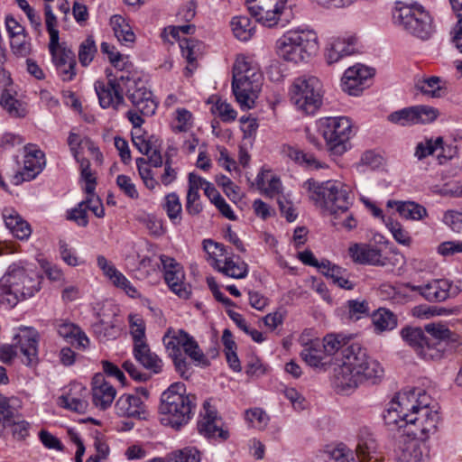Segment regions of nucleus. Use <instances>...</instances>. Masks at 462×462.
<instances>
[{
  "mask_svg": "<svg viewBox=\"0 0 462 462\" xmlns=\"http://www.w3.org/2000/svg\"><path fill=\"white\" fill-rule=\"evenodd\" d=\"M211 109L213 114L219 116L224 122L234 121L236 117V112L231 105L221 99L217 100Z\"/></svg>",
  "mask_w": 462,
  "mask_h": 462,
  "instance_id": "55",
  "label": "nucleus"
},
{
  "mask_svg": "<svg viewBox=\"0 0 462 462\" xmlns=\"http://www.w3.org/2000/svg\"><path fill=\"white\" fill-rule=\"evenodd\" d=\"M176 370L180 374V375L184 378H189L190 375V365L187 362V358L183 353H180V355L171 356Z\"/></svg>",
  "mask_w": 462,
  "mask_h": 462,
  "instance_id": "64",
  "label": "nucleus"
},
{
  "mask_svg": "<svg viewBox=\"0 0 462 462\" xmlns=\"http://www.w3.org/2000/svg\"><path fill=\"white\" fill-rule=\"evenodd\" d=\"M133 354L137 362L145 369L159 374L162 368V361L159 356L151 351L148 344L134 346Z\"/></svg>",
  "mask_w": 462,
  "mask_h": 462,
  "instance_id": "30",
  "label": "nucleus"
},
{
  "mask_svg": "<svg viewBox=\"0 0 462 462\" xmlns=\"http://www.w3.org/2000/svg\"><path fill=\"white\" fill-rule=\"evenodd\" d=\"M130 327L134 346L147 344L145 338V325L143 319L137 316H130Z\"/></svg>",
  "mask_w": 462,
  "mask_h": 462,
  "instance_id": "49",
  "label": "nucleus"
},
{
  "mask_svg": "<svg viewBox=\"0 0 462 462\" xmlns=\"http://www.w3.org/2000/svg\"><path fill=\"white\" fill-rule=\"evenodd\" d=\"M393 20L396 25L421 40L428 39L433 32L430 14L418 3H397L393 12Z\"/></svg>",
  "mask_w": 462,
  "mask_h": 462,
  "instance_id": "6",
  "label": "nucleus"
},
{
  "mask_svg": "<svg viewBox=\"0 0 462 462\" xmlns=\"http://www.w3.org/2000/svg\"><path fill=\"white\" fill-rule=\"evenodd\" d=\"M16 398H7L0 393V430L9 428L21 416Z\"/></svg>",
  "mask_w": 462,
  "mask_h": 462,
  "instance_id": "33",
  "label": "nucleus"
},
{
  "mask_svg": "<svg viewBox=\"0 0 462 462\" xmlns=\"http://www.w3.org/2000/svg\"><path fill=\"white\" fill-rule=\"evenodd\" d=\"M134 145L137 150L144 154L149 155L151 166L158 168L163 163L162 156L159 151L160 141L154 135L135 136Z\"/></svg>",
  "mask_w": 462,
  "mask_h": 462,
  "instance_id": "28",
  "label": "nucleus"
},
{
  "mask_svg": "<svg viewBox=\"0 0 462 462\" xmlns=\"http://www.w3.org/2000/svg\"><path fill=\"white\" fill-rule=\"evenodd\" d=\"M176 114L177 125H173V131L187 132L191 127V113L185 108H180L176 111Z\"/></svg>",
  "mask_w": 462,
  "mask_h": 462,
  "instance_id": "59",
  "label": "nucleus"
},
{
  "mask_svg": "<svg viewBox=\"0 0 462 462\" xmlns=\"http://www.w3.org/2000/svg\"><path fill=\"white\" fill-rule=\"evenodd\" d=\"M68 218L76 222L80 226H87L88 224V210L82 201L69 212Z\"/></svg>",
  "mask_w": 462,
  "mask_h": 462,
  "instance_id": "61",
  "label": "nucleus"
},
{
  "mask_svg": "<svg viewBox=\"0 0 462 462\" xmlns=\"http://www.w3.org/2000/svg\"><path fill=\"white\" fill-rule=\"evenodd\" d=\"M342 364L335 368L333 385L342 393H349L364 382L373 384L382 380L384 370L380 363L371 358L359 344L348 345L341 350Z\"/></svg>",
  "mask_w": 462,
  "mask_h": 462,
  "instance_id": "1",
  "label": "nucleus"
},
{
  "mask_svg": "<svg viewBox=\"0 0 462 462\" xmlns=\"http://www.w3.org/2000/svg\"><path fill=\"white\" fill-rule=\"evenodd\" d=\"M59 404L60 406L65 409H68L78 413L86 412L88 406L87 400H85V398L81 396H75V394L72 393V389H70L69 393H67L64 395H61L59 398Z\"/></svg>",
  "mask_w": 462,
  "mask_h": 462,
  "instance_id": "39",
  "label": "nucleus"
},
{
  "mask_svg": "<svg viewBox=\"0 0 462 462\" xmlns=\"http://www.w3.org/2000/svg\"><path fill=\"white\" fill-rule=\"evenodd\" d=\"M115 409L116 414L121 417H133L139 420H145L147 417L146 407L137 395L123 394L116 401Z\"/></svg>",
  "mask_w": 462,
  "mask_h": 462,
  "instance_id": "25",
  "label": "nucleus"
},
{
  "mask_svg": "<svg viewBox=\"0 0 462 462\" xmlns=\"http://www.w3.org/2000/svg\"><path fill=\"white\" fill-rule=\"evenodd\" d=\"M290 95L298 109L312 115L322 105V84L317 77L302 76L293 81Z\"/></svg>",
  "mask_w": 462,
  "mask_h": 462,
  "instance_id": "7",
  "label": "nucleus"
},
{
  "mask_svg": "<svg viewBox=\"0 0 462 462\" xmlns=\"http://www.w3.org/2000/svg\"><path fill=\"white\" fill-rule=\"evenodd\" d=\"M303 187L317 207L334 216V226H342L348 230L356 226V220L352 214L347 213L352 204L348 186L337 180L319 182L310 179L304 182Z\"/></svg>",
  "mask_w": 462,
  "mask_h": 462,
  "instance_id": "2",
  "label": "nucleus"
},
{
  "mask_svg": "<svg viewBox=\"0 0 462 462\" xmlns=\"http://www.w3.org/2000/svg\"><path fill=\"white\" fill-rule=\"evenodd\" d=\"M416 390V402L413 403L415 408L411 409L410 425H414L420 433V438L426 439L436 432L439 415L434 406H430V396L422 390Z\"/></svg>",
  "mask_w": 462,
  "mask_h": 462,
  "instance_id": "9",
  "label": "nucleus"
},
{
  "mask_svg": "<svg viewBox=\"0 0 462 462\" xmlns=\"http://www.w3.org/2000/svg\"><path fill=\"white\" fill-rule=\"evenodd\" d=\"M288 0H245L248 11L257 22L273 27L285 9Z\"/></svg>",
  "mask_w": 462,
  "mask_h": 462,
  "instance_id": "16",
  "label": "nucleus"
},
{
  "mask_svg": "<svg viewBox=\"0 0 462 462\" xmlns=\"http://www.w3.org/2000/svg\"><path fill=\"white\" fill-rule=\"evenodd\" d=\"M116 184L127 197L133 199H138V191L130 177L124 174L118 175L116 178Z\"/></svg>",
  "mask_w": 462,
  "mask_h": 462,
  "instance_id": "57",
  "label": "nucleus"
},
{
  "mask_svg": "<svg viewBox=\"0 0 462 462\" xmlns=\"http://www.w3.org/2000/svg\"><path fill=\"white\" fill-rule=\"evenodd\" d=\"M346 346H347L345 337L335 334L327 335L323 339V344H321L322 349L328 356L334 355L340 348L344 349Z\"/></svg>",
  "mask_w": 462,
  "mask_h": 462,
  "instance_id": "53",
  "label": "nucleus"
},
{
  "mask_svg": "<svg viewBox=\"0 0 462 462\" xmlns=\"http://www.w3.org/2000/svg\"><path fill=\"white\" fill-rule=\"evenodd\" d=\"M2 215L6 227L15 237L23 240L30 236L32 233L30 225L22 218L15 209L5 208Z\"/></svg>",
  "mask_w": 462,
  "mask_h": 462,
  "instance_id": "29",
  "label": "nucleus"
},
{
  "mask_svg": "<svg viewBox=\"0 0 462 462\" xmlns=\"http://www.w3.org/2000/svg\"><path fill=\"white\" fill-rule=\"evenodd\" d=\"M97 51V50L93 37L91 35L88 36L79 45V60L80 64L83 67H87L93 60Z\"/></svg>",
  "mask_w": 462,
  "mask_h": 462,
  "instance_id": "46",
  "label": "nucleus"
},
{
  "mask_svg": "<svg viewBox=\"0 0 462 462\" xmlns=\"http://www.w3.org/2000/svg\"><path fill=\"white\" fill-rule=\"evenodd\" d=\"M39 333L32 328H25L21 334L17 335L14 339L17 340L15 345L5 346L0 349V359L5 362H10L20 351L25 359L23 363L32 365L38 361V343Z\"/></svg>",
  "mask_w": 462,
  "mask_h": 462,
  "instance_id": "12",
  "label": "nucleus"
},
{
  "mask_svg": "<svg viewBox=\"0 0 462 462\" xmlns=\"http://www.w3.org/2000/svg\"><path fill=\"white\" fill-rule=\"evenodd\" d=\"M439 83L440 78L432 76L421 80H418V82L416 83V88L423 95H426L430 97H438L440 96L441 92Z\"/></svg>",
  "mask_w": 462,
  "mask_h": 462,
  "instance_id": "45",
  "label": "nucleus"
},
{
  "mask_svg": "<svg viewBox=\"0 0 462 462\" xmlns=\"http://www.w3.org/2000/svg\"><path fill=\"white\" fill-rule=\"evenodd\" d=\"M219 272L231 278L243 279L247 275L248 266L245 262L236 263L231 256H226Z\"/></svg>",
  "mask_w": 462,
  "mask_h": 462,
  "instance_id": "38",
  "label": "nucleus"
},
{
  "mask_svg": "<svg viewBox=\"0 0 462 462\" xmlns=\"http://www.w3.org/2000/svg\"><path fill=\"white\" fill-rule=\"evenodd\" d=\"M284 152L291 160L300 164L305 165L308 168L319 169L321 167L320 162L310 153H305L302 151L291 146L284 149Z\"/></svg>",
  "mask_w": 462,
  "mask_h": 462,
  "instance_id": "42",
  "label": "nucleus"
},
{
  "mask_svg": "<svg viewBox=\"0 0 462 462\" xmlns=\"http://www.w3.org/2000/svg\"><path fill=\"white\" fill-rule=\"evenodd\" d=\"M94 331L99 337L113 339L120 334V326L116 319L111 322H106L104 319H100L94 325Z\"/></svg>",
  "mask_w": 462,
  "mask_h": 462,
  "instance_id": "44",
  "label": "nucleus"
},
{
  "mask_svg": "<svg viewBox=\"0 0 462 462\" xmlns=\"http://www.w3.org/2000/svg\"><path fill=\"white\" fill-rule=\"evenodd\" d=\"M374 75V69L356 64L348 68L342 77V89L352 96H358L366 87V82Z\"/></svg>",
  "mask_w": 462,
  "mask_h": 462,
  "instance_id": "21",
  "label": "nucleus"
},
{
  "mask_svg": "<svg viewBox=\"0 0 462 462\" xmlns=\"http://www.w3.org/2000/svg\"><path fill=\"white\" fill-rule=\"evenodd\" d=\"M407 287L419 291L429 301H443L448 297L450 283L448 280H434L423 286L407 284Z\"/></svg>",
  "mask_w": 462,
  "mask_h": 462,
  "instance_id": "27",
  "label": "nucleus"
},
{
  "mask_svg": "<svg viewBox=\"0 0 462 462\" xmlns=\"http://www.w3.org/2000/svg\"><path fill=\"white\" fill-rule=\"evenodd\" d=\"M1 106L14 117H23L26 114L22 104L15 99L7 90H4L0 97Z\"/></svg>",
  "mask_w": 462,
  "mask_h": 462,
  "instance_id": "43",
  "label": "nucleus"
},
{
  "mask_svg": "<svg viewBox=\"0 0 462 462\" xmlns=\"http://www.w3.org/2000/svg\"><path fill=\"white\" fill-rule=\"evenodd\" d=\"M234 35L240 41H248L254 34V26L246 16H236L231 21Z\"/></svg>",
  "mask_w": 462,
  "mask_h": 462,
  "instance_id": "37",
  "label": "nucleus"
},
{
  "mask_svg": "<svg viewBox=\"0 0 462 462\" xmlns=\"http://www.w3.org/2000/svg\"><path fill=\"white\" fill-rule=\"evenodd\" d=\"M204 413L198 422L199 432L208 439H220L226 440L228 431L221 427V419L217 416L216 409L211 406L208 401L203 404Z\"/></svg>",
  "mask_w": 462,
  "mask_h": 462,
  "instance_id": "22",
  "label": "nucleus"
},
{
  "mask_svg": "<svg viewBox=\"0 0 462 462\" xmlns=\"http://www.w3.org/2000/svg\"><path fill=\"white\" fill-rule=\"evenodd\" d=\"M319 131L332 153L341 155L347 150L348 140L352 134L349 118L345 116L323 118L319 121Z\"/></svg>",
  "mask_w": 462,
  "mask_h": 462,
  "instance_id": "8",
  "label": "nucleus"
},
{
  "mask_svg": "<svg viewBox=\"0 0 462 462\" xmlns=\"http://www.w3.org/2000/svg\"><path fill=\"white\" fill-rule=\"evenodd\" d=\"M439 149L444 151L442 137H438L434 141L432 139H428L425 141V143H420L417 144L415 156L419 160H422L427 156L433 154Z\"/></svg>",
  "mask_w": 462,
  "mask_h": 462,
  "instance_id": "47",
  "label": "nucleus"
},
{
  "mask_svg": "<svg viewBox=\"0 0 462 462\" xmlns=\"http://www.w3.org/2000/svg\"><path fill=\"white\" fill-rule=\"evenodd\" d=\"M51 60L57 72L63 81H70L76 76V59L74 52L66 47L51 51Z\"/></svg>",
  "mask_w": 462,
  "mask_h": 462,
  "instance_id": "23",
  "label": "nucleus"
},
{
  "mask_svg": "<svg viewBox=\"0 0 462 462\" xmlns=\"http://www.w3.org/2000/svg\"><path fill=\"white\" fill-rule=\"evenodd\" d=\"M4 276L9 277V282L14 291L23 292V300L32 297L41 289L42 277L34 270L28 269L20 263L9 265Z\"/></svg>",
  "mask_w": 462,
  "mask_h": 462,
  "instance_id": "15",
  "label": "nucleus"
},
{
  "mask_svg": "<svg viewBox=\"0 0 462 462\" xmlns=\"http://www.w3.org/2000/svg\"><path fill=\"white\" fill-rule=\"evenodd\" d=\"M347 313L349 319L358 320L369 313L368 303L365 300H350L346 302Z\"/></svg>",
  "mask_w": 462,
  "mask_h": 462,
  "instance_id": "50",
  "label": "nucleus"
},
{
  "mask_svg": "<svg viewBox=\"0 0 462 462\" xmlns=\"http://www.w3.org/2000/svg\"><path fill=\"white\" fill-rule=\"evenodd\" d=\"M116 389L107 383L102 374H97L92 383V401L95 406L106 410L116 397Z\"/></svg>",
  "mask_w": 462,
  "mask_h": 462,
  "instance_id": "26",
  "label": "nucleus"
},
{
  "mask_svg": "<svg viewBox=\"0 0 462 462\" xmlns=\"http://www.w3.org/2000/svg\"><path fill=\"white\" fill-rule=\"evenodd\" d=\"M161 263L164 271V280L170 289L180 298L187 299L190 294V288L184 282V271L175 259L162 254Z\"/></svg>",
  "mask_w": 462,
  "mask_h": 462,
  "instance_id": "19",
  "label": "nucleus"
},
{
  "mask_svg": "<svg viewBox=\"0 0 462 462\" xmlns=\"http://www.w3.org/2000/svg\"><path fill=\"white\" fill-rule=\"evenodd\" d=\"M195 399L194 395L186 393L184 383H172L161 396V423L176 430H180L191 419Z\"/></svg>",
  "mask_w": 462,
  "mask_h": 462,
  "instance_id": "3",
  "label": "nucleus"
},
{
  "mask_svg": "<svg viewBox=\"0 0 462 462\" xmlns=\"http://www.w3.org/2000/svg\"><path fill=\"white\" fill-rule=\"evenodd\" d=\"M120 70L121 75L109 78L107 83L99 80L95 83V91L103 108L113 107L117 110L125 104L123 93L131 81V73Z\"/></svg>",
  "mask_w": 462,
  "mask_h": 462,
  "instance_id": "14",
  "label": "nucleus"
},
{
  "mask_svg": "<svg viewBox=\"0 0 462 462\" xmlns=\"http://www.w3.org/2000/svg\"><path fill=\"white\" fill-rule=\"evenodd\" d=\"M385 225L397 243L403 245H410L411 238L408 231H406L399 222L389 217L385 221Z\"/></svg>",
  "mask_w": 462,
  "mask_h": 462,
  "instance_id": "51",
  "label": "nucleus"
},
{
  "mask_svg": "<svg viewBox=\"0 0 462 462\" xmlns=\"http://www.w3.org/2000/svg\"><path fill=\"white\" fill-rule=\"evenodd\" d=\"M417 390L411 389L399 393L397 396L389 403L388 408L383 413L385 425L391 430L402 429L410 425L411 409H414L415 397Z\"/></svg>",
  "mask_w": 462,
  "mask_h": 462,
  "instance_id": "13",
  "label": "nucleus"
},
{
  "mask_svg": "<svg viewBox=\"0 0 462 462\" xmlns=\"http://www.w3.org/2000/svg\"><path fill=\"white\" fill-rule=\"evenodd\" d=\"M263 75L245 58H237L233 67L232 90L242 108L254 107L261 91Z\"/></svg>",
  "mask_w": 462,
  "mask_h": 462,
  "instance_id": "4",
  "label": "nucleus"
},
{
  "mask_svg": "<svg viewBox=\"0 0 462 462\" xmlns=\"http://www.w3.org/2000/svg\"><path fill=\"white\" fill-rule=\"evenodd\" d=\"M110 282L117 288L123 289L128 295L134 296L136 292L135 288L131 284L128 279L119 271L110 280Z\"/></svg>",
  "mask_w": 462,
  "mask_h": 462,
  "instance_id": "62",
  "label": "nucleus"
},
{
  "mask_svg": "<svg viewBox=\"0 0 462 462\" xmlns=\"http://www.w3.org/2000/svg\"><path fill=\"white\" fill-rule=\"evenodd\" d=\"M245 419L252 424L253 427L262 428L266 425L268 416L262 409L254 408L246 411Z\"/></svg>",
  "mask_w": 462,
  "mask_h": 462,
  "instance_id": "60",
  "label": "nucleus"
},
{
  "mask_svg": "<svg viewBox=\"0 0 462 462\" xmlns=\"http://www.w3.org/2000/svg\"><path fill=\"white\" fill-rule=\"evenodd\" d=\"M124 92L140 114L149 116L155 113L157 104L152 99V92L144 87L141 80H136L131 76V81Z\"/></svg>",
  "mask_w": 462,
  "mask_h": 462,
  "instance_id": "18",
  "label": "nucleus"
},
{
  "mask_svg": "<svg viewBox=\"0 0 462 462\" xmlns=\"http://www.w3.org/2000/svg\"><path fill=\"white\" fill-rule=\"evenodd\" d=\"M443 221L456 232L462 231V212L450 210L444 214Z\"/></svg>",
  "mask_w": 462,
  "mask_h": 462,
  "instance_id": "63",
  "label": "nucleus"
},
{
  "mask_svg": "<svg viewBox=\"0 0 462 462\" xmlns=\"http://www.w3.org/2000/svg\"><path fill=\"white\" fill-rule=\"evenodd\" d=\"M349 254L353 261L361 264L384 266L386 258L383 257L381 250L367 244H355L349 247Z\"/></svg>",
  "mask_w": 462,
  "mask_h": 462,
  "instance_id": "24",
  "label": "nucleus"
},
{
  "mask_svg": "<svg viewBox=\"0 0 462 462\" xmlns=\"http://www.w3.org/2000/svg\"><path fill=\"white\" fill-rule=\"evenodd\" d=\"M200 453L195 448H185L171 454L167 462H199Z\"/></svg>",
  "mask_w": 462,
  "mask_h": 462,
  "instance_id": "52",
  "label": "nucleus"
},
{
  "mask_svg": "<svg viewBox=\"0 0 462 462\" xmlns=\"http://www.w3.org/2000/svg\"><path fill=\"white\" fill-rule=\"evenodd\" d=\"M163 208L166 210L171 220L177 219L181 212V204L179 196L174 192L168 194L165 197Z\"/></svg>",
  "mask_w": 462,
  "mask_h": 462,
  "instance_id": "56",
  "label": "nucleus"
},
{
  "mask_svg": "<svg viewBox=\"0 0 462 462\" xmlns=\"http://www.w3.org/2000/svg\"><path fill=\"white\" fill-rule=\"evenodd\" d=\"M276 48L279 56L287 61H305L318 51L317 34L311 30H291L276 42Z\"/></svg>",
  "mask_w": 462,
  "mask_h": 462,
  "instance_id": "5",
  "label": "nucleus"
},
{
  "mask_svg": "<svg viewBox=\"0 0 462 462\" xmlns=\"http://www.w3.org/2000/svg\"><path fill=\"white\" fill-rule=\"evenodd\" d=\"M325 354L321 347L320 341L315 339L304 345V348L300 352V356L309 365L319 367L322 365Z\"/></svg>",
  "mask_w": 462,
  "mask_h": 462,
  "instance_id": "36",
  "label": "nucleus"
},
{
  "mask_svg": "<svg viewBox=\"0 0 462 462\" xmlns=\"http://www.w3.org/2000/svg\"><path fill=\"white\" fill-rule=\"evenodd\" d=\"M11 38V49L16 56L26 57L31 52V43L28 40L27 33Z\"/></svg>",
  "mask_w": 462,
  "mask_h": 462,
  "instance_id": "54",
  "label": "nucleus"
},
{
  "mask_svg": "<svg viewBox=\"0 0 462 462\" xmlns=\"http://www.w3.org/2000/svg\"><path fill=\"white\" fill-rule=\"evenodd\" d=\"M23 292L14 291L9 282L8 276H2L0 279V307L5 309L14 308L22 299Z\"/></svg>",
  "mask_w": 462,
  "mask_h": 462,
  "instance_id": "35",
  "label": "nucleus"
},
{
  "mask_svg": "<svg viewBox=\"0 0 462 462\" xmlns=\"http://www.w3.org/2000/svg\"><path fill=\"white\" fill-rule=\"evenodd\" d=\"M355 51L353 38L334 39L327 49V62L331 65L339 61L343 57L348 56Z\"/></svg>",
  "mask_w": 462,
  "mask_h": 462,
  "instance_id": "31",
  "label": "nucleus"
},
{
  "mask_svg": "<svg viewBox=\"0 0 462 462\" xmlns=\"http://www.w3.org/2000/svg\"><path fill=\"white\" fill-rule=\"evenodd\" d=\"M395 456L398 462H421L423 454L417 441L409 440L398 446Z\"/></svg>",
  "mask_w": 462,
  "mask_h": 462,
  "instance_id": "34",
  "label": "nucleus"
},
{
  "mask_svg": "<svg viewBox=\"0 0 462 462\" xmlns=\"http://www.w3.org/2000/svg\"><path fill=\"white\" fill-rule=\"evenodd\" d=\"M428 347L426 359H439L446 352L458 346V335L451 331L445 324L429 323L424 326Z\"/></svg>",
  "mask_w": 462,
  "mask_h": 462,
  "instance_id": "10",
  "label": "nucleus"
},
{
  "mask_svg": "<svg viewBox=\"0 0 462 462\" xmlns=\"http://www.w3.org/2000/svg\"><path fill=\"white\" fill-rule=\"evenodd\" d=\"M25 156L23 171L16 172L13 177V183L19 185L23 181L33 180L45 165L44 154L32 145L25 146Z\"/></svg>",
  "mask_w": 462,
  "mask_h": 462,
  "instance_id": "20",
  "label": "nucleus"
},
{
  "mask_svg": "<svg viewBox=\"0 0 462 462\" xmlns=\"http://www.w3.org/2000/svg\"><path fill=\"white\" fill-rule=\"evenodd\" d=\"M163 344L169 356L180 355L181 348L198 365H208V362L195 339L183 329L169 328L163 336Z\"/></svg>",
  "mask_w": 462,
  "mask_h": 462,
  "instance_id": "11",
  "label": "nucleus"
},
{
  "mask_svg": "<svg viewBox=\"0 0 462 462\" xmlns=\"http://www.w3.org/2000/svg\"><path fill=\"white\" fill-rule=\"evenodd\" d=\"M373 323L379 331L391 330L397 325V320L393 312L386 309H379L373 314Z\"/></svg>",
  "mask_w": 462,
  "mask_h": 462,
  "instance_id": "40",
  "label": "nucleus"
},
{
  "mask_svg": "<svg viewBox=\"0 0 462 462\" xmlns=\"http://www.w3.org/2000/svg\"><path fill=\"white\" fill-rule=\"evenodd\" d=\"M450 4L457 17V23L453 31L452 42L462 53V0H450Z\"/></svg>",
  "mask_w": 462,
  "mask_h": 462,
  "instance_id": "48",
  "label": "nucleus"
},
{
  "mask_svg": "<svg viewBox=\"0 0 462 462\" xmlns=\"http://www.w3.org/2000/svg\"><path fill=\"white\" fill-rule=\"evenodd\" d=\"M179 42L182 55L187 60L188 63L192 64L197 60V43L194 40L189 38L179 39Z\"/></svg>",
  "mask_w": 462,
  "mask_h": 462,
  "instance_id": "58",
  "label": "nucleus"
},
{
  "mask_svg": "<svg viewBox=\"0 0 462 462\" xmlns=\"http://www.w3.org/2000/svg\"><path fill=\"white\" fill-rule=\"evenodd\" d=\"M401 336L415 351L426 359V348L428 347L425 328L407 327L402 329Z\"/></svg>",
  "mask_w": 462,
  "mask_h": 462,
  "instance_id": "32",
  "label": "nucleus"
},
{
  "mask_svg": "<svg viewBox=\"0 0 462 462\" xmlns=\"http://www.w3.org/2000/svg\"><path fill=\"white\" fill-rule=\"evenodd\" d=\"M397 210L401 217L411 220L422 219L427 215V210L423 206L412 201L400 202Z\"/></svg>",
  "mask_w": 462,
  "mask_h": 462,
  "instance_id": "41",
  "label": "nucleus"
},
{
  "mask_svg": "<svg viewBox=\"0 0 462 462\" xmlns=\"http://www.w3.org/2000/svg\"><path fill=\"white\" fill-rule=\"evenodd\" d=\"M439 113L430 106H414L393 112L388 120L402 126L417 124H429L436 120Z\"/></svg>",
  "mask_w": 462,
  "mask_h": 462,
  "instance_id": "17",
  "label": "nucleus"
}]
</instances>
